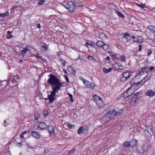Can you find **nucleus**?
I'll use <instances>...</instances> for the list:
<instances>
[{"label":"nucleus","mask_w":155,"mask_h":155,"mask_svg":"<svg viewBox=\"0 0 155 155\" xmlns=\"http://www.w3.org/2000/svg\"><path fill=\"white\" fill-rule=\"evenodd\" d=\"M16 80L15 79V78H14L13 79H12L11 80H10L9 82L11 81L12 83H15L16 82Z\"/></svg>","instance_id":"49"},{"label":"nucleus","mask_w":155,"mask_h":155,"mask_svg":"<svg viewBox=\"0 0 155 155\" xmlns=\"http://www.w3.org/2000/svg\"><path fill=\"white\" fill-rule=\"evenodd\" d=\"M43 45L41 47V49L42 51L44 52L48 49V47L46 44L44 43H43Z\"/></svg>","instance_id":"22"},{"label":"nucleus","mask_w":155,"mask_h":155,"mask_svg":"<svg viewBox=\"0 0 155 155\" xmlns=\"http://www.w3.org/2000/svg\"><path fill=\"white\" fill-rule=\"evenodd\" d=\"M68 96L69 97H70V98H72V97H73L72 95L70 93H68Z\"/></svg>","instance_id":"61"},{"label":"nucleus","mask_w":155,"mask_h":155,"mask_svg":"<svg viewBox=\"0 0 155 155\" xmlns=\"http://www.w3.org/2000/svg\"><path fill=\"white\" fill-rule=\"evenodd\" d=\"M48 111H44L43 113V115L44 117H45L48 115Z\"/></svg>","instance_id":"42"},{"label":"nucleus","mask_w":155,"mask_h":155,"mask_svg":"<svg viewBox=\"0 0 155 155\" xmlns=\"http://www.w3.org/2000/svg\"><path fill=\"white\" fill-rule=\"evenodd\" d=\"M130 88H128L127 91L124 92L121 95V97L122 98H125L130 96L132 93H130Z\"/></svg>","instance_id":"12"},{"label":"nucleus","mask_w":155,"mask_h":155,"mask_svg":"<svg viewBox=\"0 0 155 155\" xmlns=\"http://www.w3.org/2000/svg\"><path fill=\"white\" fill-rule=\"evenodd\" d=\"M31 135L35 138L37 139H39L41 137V135L38 133L36 131H33L31 132Z\"/></svg>","instance_id":"18"},{"label":"nucleus","mask_w":155,"mask_h":155,"mask_svg":"<svg viewBox=\"0 0 155 155\" xmlns=\"http://www.w3.org/2000/svg\"><path fill=\"white\" fill-rule=\"evenodd\" d=\"M111 70L112 68H110L109 69H107L106 68H104L103 69V72L106 74L108 72H110L111 71Z\"/></svg>","instance_id":"28"},{"label":"nucleus","mask_w":155,"mask_h":155,"mask_svg":"<svg viewBox=\"0 0 155 155\" xmlns=\"http://www.w3.org/2000/svg\"><path fill=\"white\" fill-rule=\"evenodd\" d=\"M8 15L9 13L8 12H6L3 14L0 13V17H5Z\"/></svg>","instance_id":"38"},{"label":"nucleus","mask_w":155,"mask_h":155,"mask_svg":"<svg viewBox=\"0 0 155 155\" xmlns=\"http://www.w3.org/2000/svg\"><path fill=\"white\" fill-rule=\"evenodd\" d=\"M64 6L67 10L71 12H74L75 9V7L73 4H71L68 3L67 5Z\"/></svg>","instance_id":"6"},{"label":"nucleus","mask_w":155,"mask_h":155,"mask_svg":"<svg viewBox=\"0 0 155 155\" xmlns=\"http://www.w3.org/2000/svg\"><path fill=\"white\" fill-rule=\"evenodd\" d=\"M44 2V0H39V1L38 3V5H42Z\"/></svg>","instance_id":"40"},{"label":"nucleus","mask_w":155,"mask_h":155,"mask_svg":"<svg viewBox=\"0 0 155 155\" xmlns=\"http://www.w3.org/2000/svg\"><path fill=\"white\" fill-rule=\"evenodd\" d=\"M17 144V146L19 147H20L21 146L22 144H21V143H18Z\"/></svg>","instance_id":"59"},{"label":"nucleus","mask_w":155,"mask_h":155,"mask_svg":"<svg viewBox=\"0 0 155 155\" xmlns=\"http://www.w3.org/2000/svg\"><path fill=\"white\" fill-rule=\"evenodd\" d=\"M143 150L145 152L147 151L150 147L149 144L145 143L142 147Z\"/></svg>","instance_id":"20"},{"label":"nucleus","mask_w":155,"mask_h":155,"mask_svg":"<svg viewBox=\"0 0 155 155\" xmlns=\"http://www.w3.org/2000/svg\"><path fill=\"white\" fill-rule=\"evenodd\" d=\"M87 57L90 60L93 61L94 60H95L94 57L92 56L89 55Z\"/></svg>","instance_id":"44"},{"label":"nucleus","mask_w":155,"mask_h":155,"mask_svg":"<svg viewBox=\"0 0 155 155\" xmlns=\"http://www.w3.org/2000/svg\"><path fill=\"white\" fill-rule=\"evenodd\" d=\"M81 80L82 81H83L84 83V82L85 81H86L85 80V79L84 78H82L81 77Z\"/></svg>","instance_id":"60"},{"label":"nucleus","mask_w":155,"mask_h":155,"mask_svg":"<svg viewBox=\"0 0 155 155\" xmlns=\"http://www.w3.org/2000/svg\"><path fill=\"white\" fill-rule=\"evenodd\" d=\"M67 69L68 71L71 73H75V70L74 68L71 65H68Z\"/></svg>","instance_id":"19"},{"label":"nucleus","mask_w":155,"mask_h":155,"mask_svg":"<svg viewBox=\"0 0 155 155\" xmlns=\"http://www.w3.org/2000/svg\"><path fill=\"white\" fill-rule=\"evenodd\" d=\"M146 95L149 97H152L155 95V91H153L151 89L149 90L146 92Z\"/></svg>","instance_id":"16"},{"label":"nucleus","mask_w":155,"mask_h":155,"mask_svg":"<svg viewBox=\"0 0 155 155\" xmlns=\"http://www.w3.org/2000/svg\"><path fill=\"white\" fill-rule=\"evenodd\" d=\"M142 71H144V72H146L147 73L149 71V67L147 66H146L145 68H142Z\"/></svg>","instance_id":"33"},{"label":"nucleus","mask_w":155,"mask_h":155,"mask_svg":"<svg viewBox=\"0 0 155 155\" xmlns=\"http://www.w3.org/2000/svg\"><path fill=\"white\" fill-rule=\"evenodd\" d=\"M29 51V48L28 47H25L23 50H21V53L22 54H25L27 51Z\"/></svg>","instance_id":"27"},{"label":"nucleus","mask_w":155,"mask_h":155,"mask_svg":"<svg viewBox=\"0 0 155 155\" xmlns=\"http://www.w3.org/2000/svg\"><path fill=\"white\" fill-rule=\"evenodd\" d=\"M106 114L109 118L110 120L113 118L114 116L117 115V114L116 112L115 111L112 110L108 112Z\"/></svg>","instance_id":"7"},{"label":"nucleus","mask_w":155,"mask_h":155,"mask_svg":"<svg viewBox=\"0 0 155 155\" xmlns=\"http://www.w3.org/2000/svg\"><path fill=\"white\" fill-rule=\"evenodd\" d=\"M138 95V93H136L134 94L132 97L129 98L130 103L131 104V105L134 104L135 103Z\"/></svg>","instance_id":"5"},{"label":"nucleus","mask_w":155,"mask_h":155,"mask_svg":"<svg viewBox=\"0 0 155 155\" xmlns=\"http://www.w3.org/2000/svg\"><path fill=\"white\" fill-rule=\"evenodd\" d=\"M56 106L58 108H60L61 106V104L60 103H58L57 104Z\"/></svg>","instance_id":"52"},{"label":"nucleus","mask_w":155,"mask_h":155,"mask_svg":"<svg viewBox=\"0 0 155 155\" xmlns=\"http://www.w3.org/2000/svg\"><path fill=\"white\" fill-rule=\"evenodd\" d=\"M12 37V35H9V36H7V38L8 39Z\"/></svg>","instance_id":"64"},{"label":"nucleus","mask_w":155,"mask_h":155,"mask_svg":"<svg viewBox=\"0 0 155 155\" xmlns=\"http://www.w3.org/2000/svg\"><path fill=\"white\" fill-rule=\"evenodd\" d=\"M99 38L102 40L105 39L106 38V35L103 33L101 32L98 35Z\"/></svg>","instance_id":"23"},{"label":"nucleus","mask_w":155,"mask_h":155,"mask_svg":"<svg viewBox=\"0 0 155 155\" xmlns=\"http://www.w3.org/2000/svg\"><path fill=\"white\" fill-rule=\"evenodd\" d=\"M18 8V6L17 5H15L14 6H13L12 7V9L13 10H14L15 9H16Z\"/></svg>","instance_id":"56"},{"label":"nucleus","mask_w":155,"mask_h":155,"mask_svg":"<svg viewBox=\"0 0 155 155\" xmlns=\"http://www.w3.org/2000/svg\"><path fill=\"white\" fill-rule=\"evenodd\" d=\"M87 130L88 129L87 128L84 127L83 126H81L78 130L77 132L79 134L81 133L85 134L87 133Z\"/></svg>","instance_id":"10"},{"label":"nucleus","mask_w":155,"mask_h":155,"mask_svg":"<svg viewBox=\"0 0 155 155\" xmlns=\"http://www.w3.org/2000/svg\"><path fill=\"white\" fill-rule=\"evenodd\" d=\"M40 115V114L38 112H35L34 115L35 120H37L38 119Z\"/></svg>","instance_id":"29"},{"label":"nucleus","mask_w":155,"mask_h":155,"mask_svg":"<svg viewBox=\"0 0 155 155\" xmlns=\"http://www.w3.org/2000/svg\"><path fill=\"white\" fill-rule=\"evenodd\" d=\"M12 31H8L7 32V33L8 35H12L11 34L12 33Z\"/></svg>","instance_id":"58"},{"label":"nucleus","mask_w":155,"mask_h":155,"mask_svg":"<svg viewBox=\"0 0 155 155\" xmlns=\"http://www.w3.org/2000/svg\"><path fill=\"white\" fill-rule=\"evenodd\" d=\"M75 150V149H73L71 150L70 151H69V152H70V153H73Z\"/></svg>","instance_id":"54"},{"label":"nucleus","mask_w":155,"mask_h":155,"mask_svg":"<svg viewBox=\"0 0 155 155\" xmlns=\"http://www.w3.org/2000/svg\"><path fill=\"white\" fill-rule=\"evenodd\" d=\"M131 145L130 146L132 147L135 146L137 143V140L135 139L133 140L130 142Z\"/></svg>","instance_id":"26"},{"label":"nucleus","mask_w":155,"mask_h":155,"mask_svg":"<svg viewBox=\"0 0 155 155\" xmlns=\"http://www.w3.org/2000/svg\"><path fill=\"white\" fill-rule=\"evenodd\" d=\"M35 56L38 58H40L41 60L43 61H45V59L44 58H42V57L40 55L38 54H36L35 55Z\"/></svg>","instance_id":"34"},{"label":"nucleus","mask_w":155,"mask_h":155,"mask_svg":"<svg viewBox=\"0 0 155 155\" xmlns=\"http://www.w3.org/2000/svg\"><path fill=\"white\" fill-rule=\"evenodd\" d=\"M145 130V131L147 132V134L148 135H150L151 136L153 134L152 130L150 127L148 126H146Z\"/></svg>","instance_id":"17"},{"label":"nucleus","mask_w":155,"mask_h":155,"mask_svg":"<svg viewBox=\"0 0 155 155\" xmlns=\"http://www.w3.org/2000/svg\"><path fill=\"white\" fill-rule=\"evenodd\" d=\"M135 78H137V79H139L140 80H142V81L143 80V79L142 77L139 74H137L135 77Z\"/></svg>","instance_id":"37"},{"label":"nucleus","mask_w":155,"mask_h":155,"mask_svg":"<svg viewBox=\"0 0 155 155\" xmlns=\"http://www.w3.org/2000/svg\"><path fill=\"white\" fill-rule=\"evenodd\" d=\"M84 84L87 87L91 88H93L95 87V85L93 83L87 81H85Z\"/></svg>","instance_id":"13"},{"label":"nucleus","mask_w":155,"mask_h":155,"mask_svg":"<svg viewBox=\"0 0 155 155\" xmlns=\"http://www.w3.org/2000/svg\"><path fill=\"white\" fill-rule=\"evenodd\" d=\"M48 129L50 135H53L55 134L54 128V126H48Z\"/></svg>","instance_id":"15"},{"label":"nucleus","mask_w":155,"mask_h":155,"mask_svg":"<svg viewBox=\"0 0 155 155\" xmlns=\"http://www.w3.org/2000/svg\"><path fill=\"white\" fill-rule=\"evenodd\" d=\"M104 42L100 41H97L96 42L97 45L99 48H102L103 46Z\"/></svg>","instance_id":"25"},{"label":"nucleus","mask_w":155,"mask_h":155,"mask_svg":"<svg viewBox=\"0 0 155 155\" xmlns=\"http://www.w3.org/2000/svg\"><path fill=\"white\" fill-rule=\"evenodd\" d=\"M126 39V41L127 42H129L130 39V38H129V37H127L125 38Z\"/></svg>","instance_id":"57"},{"label":"nucleus","mask_w":155,"mask_h":155,"mask_svg":"<svg viewBox=\"0 0 155 155\" xmlns=\"http://www.w3.org/2000/svg\"><path fill=\"white\" fill-rule=\"evenodd\" d=\"M100 7L103 10H104L105 8V7L104 6L102 5H100Z\"/></svg>","instance_id":"51"},{"label":"nucleus","mask_w":155,"mask_h":155,"mask_svg":"<svg viewBox=\"0 0 155 155\" xmlns=\"http://www.w3.org/2000/svg\"><path fill=\"white\" fill-rule=\"evenodd\" d=\"M47 127L46 124L43 122L40 123L39 125L37 126L36 128L35 127H34L35 129L38 130H43L45 129Z\"/></svg>","instance_id":"9"},{"label":"nucleus","mask_w":155,"mask_h":155,"mask_svg":"<svg viewBox=\"0 0 155 155\" xmlns=\"http://www.w3.org/2000/svg\"><path fill=\"white\" fill-rule=\"evenodd\" d=\"M94 101L96 103L99 108L103 107L104 104L102 100V98L98 95H94L93 97Z\"/></svg>","instance_id":"2"},{"label":"nucleus","mask_w":155,"mask_h":155,"mask_svg":"<svg viewBox=\"0 0 155 155\" xmlns=\"http://www.w3.org/2000/svg\"><path fill=\"white\" fill-rule=\"evenodd\" d=\"M24 134H25L24 133H22L20 135H19V137H20L21 138H24Z\"/></svg>","instance_id":"50"},{"label":"nucleus","mask_w":155,"mask_h":155,"mask_svg":"<svg viewBox=\"0 0 155 155\" xmlns=\"http://www.w3.org/2000/svg\"><path fill=\"white\" fill-rule=\"evenodd\" d=\"M67 125L69 129H73L75 127V126L74 125L70 123H68Z\"/></svg>","instance_id":"35"},{"label":"nucleus","mask_w":155,"mask_h":155,"mask_svg":"<svg viewBox=\"0 0 155 155\" xmlns=\"http://www.w3.org/2000/svg\"><path fill=\"white\" fill-rule=\"evenodd\" d=\"M59 60L60 61L61 65H62L63 66H64L65 63H66V62L65 61L62 59L61 57L59 58Z\"/></svg>","instance_id":"30"},{"label":"nucleus","mask_w":155,"mask_h":155,"mask_svg":"<svg viewBox=\"0 0 155 155\" xmlns=\"http://www.w3.org/2000/svg\"><path fill=\"white\" fill-rule=\"evenodd\" d=\"M115 13L118 15L121 18H124V16L123 14L121 13V12H119V11L117 10L115 11Z\"/></svg>","instance_id":"32"},{"label":"nucleus","mask_w":155,"mask_h":155,"mask_svg":"<svg viewBox=\"0 0 155 155\" xmlns=\"http://www.w3.org/2000/svg\"><path fill=\"white\" fill-rule=\"evenodd\" d=\"M58 91L53 90L52 91L51 93V94L48 95V99L49 100L50 103L52 102L54 100V97L55 96L56 93L58 92Z\"/></svg>","instance_id":"4"},{"label":"nucleus","mask_w":155,"mask_h":155,"mask_svg":"<svg viewBox=\"0 0 155 155\" xmlns=\"http://www.w3.org/2000/svg\"><path fill=\"white\" fill-rule=\"evenodd\" d=\"M132 73L129 71L125 72L122 74L120 76V81L123 82L125 81L132 75Z\"/></svg>","instance_id":"3"},{"label":"nucleus","mask_w":155,"mask_h":155,"mask_svg":"<svg viewBox=\"0 0 155 155\" xmlns=\"http://www.w3.org/2000/svg\"><path fill=\"white\" fill-rule=\"evenodd\" d=\"M64 78H65L66 80V81L68 82H69V79L68 77V76L66 75H64Z\"/></svg>","instance_id":"48"},{"label":"nucleus","mask_w":155,"mask_h":155,"mask_svg":"<svg viewBox=\"0 0 155 155\" xmlns=\"http://www.w3.org/2000/svg\"><path fill=\"white\" fill-rule=\"evenodd\" d=\"M110 120V119L107 115L106 114L104 116L102 117L101 118H100L99 120L101 123L103 124H105Z\"/></svg>","instance_id":"8"},{"label":"nucleus","mask_w":155,"mask_h":155,"mask_svg":"<svg viewBox=\"0 0 155 155\" xmlns=\"http://www.w3.org/2000/svg\"><path fill=\"white\" fill-rule=\"evenodd\" d=\"M142 48V45H139V51H141Z\"/></svg>","instance_id":"55"},{"label":"nucleus","mask_w":155,"mask_h":155,"mask_svg":"<svg viewBox=\"0 0 155 155\" xmlns=\"http://www.w3.org/2000/svg\"><path fill=\"white\" fill-rule=\"evenodd\" d=\"M130 145L131 144L130 142L128 141H126L123 144L124 147H127L130 146Z\"/></svg>","instance_id":"31"},{"label":"nucleus","mask_w":155,"mask_h":155,"mask_svg":"<svg viewBox=\"0 0 155 155\" xmlns=\"http://www.w3.org/2000/svg\"><path fill=\"white\" fill-rule=\"evenodd\" d=\"M50 78L48 80L47 82L51 86L52 90L59 91L61 87L62 84L57 77L51 74L49 75Z\"/></svg>","instance_id":"1"},{"label":"nucleus","mask_w":155,"mask_h":155,"mask_svg":"<svg viewBox=\"0 0 155 155\" xmlns=\"http://www.w3.org/2000/svg\"><path fill=\"white\" fill-rule=\"evenodd\" d=\"M137 5L142 8H143L146 6V4L145 3H144L141 5L137 4Z\"/></svg>","instance_id":"45"},{"label":"nucleus","mask_w":155,"mask_h":155,"mask_svg":"<svg viewBox=\"0 0 155 155\" xmlns=\"http://www.w3.org/2000/svg\"><path fill=\"white\" fill-rule=\"evenodd\" d=\"M147 29L152 32L155 33V27L152 25H149L147 27Z\"/></svg>","instance_id":"24"},{"label":"nucleus","mask_w":155,"mask_h":155,"mask_svg":"<svg viewBox=\"0 0 155 155\" xmlns=\"http://www.w3.org/2000/svg\"><path fill=\"white\" fill-rule=\"evenodd\" d=\"M102 48H103L104 50H106L108 49L109 46L108 44H105L104 43L103 46Z\"/></svg>","instance_id":"36"},{"label":"nucleus","mask_w":155,"mask_h":155,"mask_svg":"<svg viewBox=\"0 0 155 155\" xmlns=\"http://www.w3.org/2000/svg\"><path fill=\"white\" fill-rule=\"evenodd\" d=\"M120 60L122 61H125V57L124 56H121L120 57Z\"/></svg>","instance_id":"43"},{"label":"nucleus","mask_w":155,"mask_h":155,"mask_svg":"<svg viewBox=\"0 0 155 155\" xmlns=\"http://www.w3.org/2000/svg\"><path fill=\"white\" fill-rule=\"evenodd\" d=\"M152 51L150 49H149L147 52V55L149 56L152 53Z\"/></svg>","instance_id":"47"},{"label":"nucleus","mask_w":155,"mask_h":155,"mask_svg":"<svg viewBox=\"0 0 155 155\" xmlns=\"http://www.w3.org/2000/svg\"><path fill=\"white\" fill-rule=\"evenodd\" d=\"M154 68L153 66H151L150 68H149V70L150 71H152Z\"/></svg>","instance_id":"53"},{"label":"nucleus","mask_w":155,"mask_h":155,"mask_svg":"<svg viewBox=\"0 0 155 155\" xmlns=\"http://www.w3.org/2000/svg\"><path fill=\"white\" fill-rule=\"evenodd\" d=\"M130 35H129L127 33H125L124 37V38L129 37V38H130Z\"/></svg>","instance_id":"46"},{"label":"nucleus","mask_w":155,"mask_h":155,"mask_svg":"<svg viewBox=\"0 0 155 155\" xmlns=\"http://www.w3.org/2000/svg\"><path fill=\"white\" fill-rule=\"evenodd\" d=\"M142 81V80H140L135 78L134 77L133 79L130 81V83L132 86L135 85V86H137L138 84L140 83Z\"/></svg>","instance_id":"11"},{"label":"nucleus","mask_w":155,"mask_h":155,"mask_svg":"<svg viewBox=\"0 0 155 155\" xmlns=\"http://www.w3.org/2000/svg\"><path fill=\"white\" fill-rule=\"evenodd\" d=\"M14 78H16V79H18L20 78V76H18V75H17L15 76Z\"/></svg>","instance_id":"63"},{"label":"nucleus","mask_w":155,"mask_h":155,"mask_svg":"<svg viewBox=\"0 0 155 155\" xmlns=\"http://www.w3.org/2000/svg\"><path fill=\"white\" fill-rule=\"evenodd\" d=\"M110 55L112 56L113 58H115L116 57V55L115 54L114 55L110 54Z\"/></svg>","instance_id":"62"},{"label":"nucleus","mask_w":155,"mask_h":155,"mask_svg":"<svg viewBox=\"0 0 155 155\" xmlns=\"http://www.w3.org/2000/svg\"><path fill=\"white\" fill-rule=\"evenodd\" d=\"M139 74L142 77L143 79H144L148 75V74L146 72H144V71H142L141 69L137 74Z\"/></svg>","instance_id":"14"},{"label":"nucleus","mask_w":155,"mask_h":155,"mask_svg":"<svg viewBox=\"0 0 155 155\" xmlns=\"http://www.w3.org/2000/svg\"><path fill=\"white\" fill-rule=\"evenodd\" d=\"M134 41L136 42H137L138 43H141L143 41V40L142 37L140 36L138 37H136V38L134 39Z\"/></svg>","instance_id":"21"},{"label":"nucleus","mask_w":155,"mask_h":155,"mask_svg":"<svg viewBox=\"0 0 155 155\" xmlns=\"http://www.w3.org/2000/svg\"><path fill=\"white\" fill-rule=\"evenodd\" d=\"M77 2L76 1H73L72 4H73L74 5H75V6H77L78 7L82 6H83V5H78L76 4H77Z\"/></svg>","instance_id":"41"},{"label":"nucleus","mask_w":155,"mask_h":155,"mask_svg":"<svg viewBox=\"0 0 155 155\" xmlns=\"http://www.w3.org/2000/svg\"><path fill=\"white\" fill-rule=\"evenodd\" d=\"M93 43L92 41H87L86 43V45L87 46V45H91L92 46Z\"/></svg>","instance_id":"39"}]
</instances>
